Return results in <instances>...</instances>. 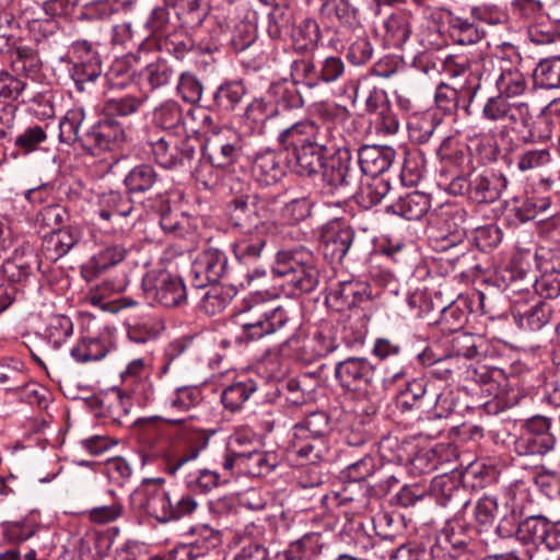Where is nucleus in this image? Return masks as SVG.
Returning <instances> with one entry per match:
<instances>
[{
	"label": "nucleus",
	"instance_id": "obj_48",
	"mask_svg": "<svg viewBox=\"0 0 560 560\" xmlns=\"http://www.w3.org/2000/svg\"><path fill=\"white\" fill-rule=\"evenodd\" d=\"M553 129L552 119L544 110L528 120V127L523 136V143H537L551 138Z\"/></svg>",
	"mask_w": 560,
	"mask_h": 560
},
{
	"label": "nucleus",
	"instance_id": "obj_36",
	"mask_svg": "<svg viewBox=\"0 0 560 560\" xmlns=\"http://www.w3.org/2000/svg\"><path fill=\"white\" fill-rule=\"evenodd\" d=\"M12 71L34 81L39 79L42 61L37 52L27 46L15 47L10 55Z\"/></svg>",
	"mask_w": 560,
	"mask_h": 560
},
{
	"label": "nucleus",
	"instance_id": "obj_50",
	"mask_svg": "<svg viewBox=\"0 0 560 560\" xmlns=\"http://www.w3.org/2000/svg\"><path fill=\"white\" fill-rule=\"evenodd\" d=\"M439 124L440 120L432 113L416 116L408 122L410 137L419 143H425L430 140Z\"/></svg>",
	"mask_w": 560,
	"mask_h": 560
},
{
	"label": "nucleus",
	"instance_id": "obj_46",
	"mask_svg": "<svg viewBox=\"0 0 560 560\" xmlns=\"http://www.w3.org/2000/svg\"><path fill=\"white\" fill-rule=\"evenodd\" d=\"M533 75L535 83L541 89L560 88V56L541 60Z\"/></svg>",
	"mask_w": 560,
	"mask_h": 560
},
{
	"label": "nucleus",
	"instance_id": "obj_2",
	"mask_svg": "<svg viewBox=\"0 0 560 560\" xmlns=\"http://www.w3.org/2000/svg\"><path fill=\"white\" fill-rule=\"evenodd\" d=\"M72 129L75 135L72 152L75 154L96 155L98 151L112 150L125 140L124 127L110 117L88 126L83 106L72 108Z\"/></svg>",
	"mask_w": 560,
	"mask_h": 560
},
{
	"label": "nucleus",
	"instance_id": "obj_23",
	"mask_svg": "<svg viewBox=\"0 0 560 560\" xmlns=\"http://www.w3.org/2000/svg\"><path fill=\"white\" fill-rule=\"evenodd\" d=\"M372 354L380 361L394 360L396 364L392 369H386L383 377L385 384H394L402 380L407 370L402 360V349L398 342L388 338H377L372 348Z\"/></svg>",
	"mask_w": 560,
	"mask_h": 560
},
{
	"label": "nucleus",
	"instance_id": "obj_58",
	"mask_svg": "<svg viewBox=\"0 0 560 560\" xmlns=\"http://www.w3.org/2000/svg\"><path fill=\"white\" fill-rule=\"evenodd\" d=\"M222 481V476L211 469H200L196 475H190L186 478V486L188 489L200 492V493H209Z\"/></svg>",
	"mask_w": 560,
	"mask_h": 560
},
{
	"label": "nucleus",
	"instance_id": "obj_17",
	"mask_svg": "<svg viewBox=\"0 0 560 560\" xmlns=\"http://www.w3.org/2000/svg\"><path fill=\"white\" fill-rule=\"evenodd\" d=\"M150 374V368L143 359L130 361L120 373L122 390L133 397L139 404L151 401L154 396V386Z\"/></svg>",
	"mask_w": 560,
	"mask_h": 560
},
{
	"label": "nucleus",
	"instance_id": "obj_51",
	"mask_svg": "<svg viewBox=\"0 0 560 560\" xmlns=\"http://www.w3.org/2000/svg\"><path fill=\"white\" fill-rule=\"evenodd\" d=\"M556 438L553 434L530 435L522 433L517 448L525 455H545L555 446Z\"/></svg>",
	"mask_w": 560,
	"mask_h": 560
},
{
	"label": "nucleus",
	"instance_id": "obj_35",
	"mask_svg": "<svg viewBox=\"0 0 560 560\" xmlns=\"http://www.w3.org/2000/svg\"><path fill=\"white\" fill-rule=\"evenodd\" d=\"M165 4L173 7L182 24L189 28L199 27L209 13L206 0H165Z\"/></svg>",
	"mask_w": 560,
	"mask_h": 560
},
{
	"label": "nucleus",
	"instance_id": "obj_21",
	"mask_svg": "<svg viewBox=\"0 0 560 560\" xmlns=\"http://www.w3.org/2000/svg\"><path fill=\"white\" fill-rule=\"evenodd\" d=\"M395 158V151L384 145H362L358 151L360 175L380 176L386 172Z\"/></svg>",
	"mask_w": 560,
	"mask_h": 560
},
{
	"label": "nucleus",
	"instance_id": "obj_43",
	"mask_svg": "<svg viewBox=\"0 0 560 560\" xmlns=\"http://www.w3.org/2000/svg\"><path fill=\"white\" fill-rule=\"evenodd\" d=\"M148 96H133L124 95L120 97L107 98L103 106L105 117H127L136 112L143 105Z\"/></svg>",
	"mask_w": 560,
	"mask_h": 560
},
{
	"label": "nucleus",
	"instance_id": "obj_34",
	"mask_svg": "<svg viewBox=\"0 0 560 560\" xmlns=\"http://www.w3.org/2000/svg\"><path fill=\"white\" fill-rule=\"evenodd\" d=\"M500 73L495 79L494 85L498 94L503 100L521 96L527 89V80L517 67L500 66Z\"/></svg>",
	"mask_w": 560,
	"mask_h": 560
},
{
	"label": "nucleus",
	"instance_id": "obj_9",
	"mask_svg": "<svg viewBox=\"0 0 560 560\" xmlns=\"http://www.w3.org/2000/svg\"><path fill=\"white\" fill-rule=\"evenodd\" d=\"M85 392V396L72 395V402L75 408H85L94 412L95 418L102 417L121 427H128L131 423H145L150 427L153 422V419H138L135 422L131 421L129 415L131 404L129 397H125L126 393L122 389H118L117 397L107 405H103L92 389H86Z\"/></svg>",
	"mask_w": 560,
	"mask_h": 560
},
{
	"label": "nucleus",
	"instance_id": "obj_12",
	"mask_svg": "<svg viewBox=\"0 0 560 560\" xmlns=\"http://www.w3.org/2000/svg\"><path fill=\"white\" fill-rule=\"evenodd\" d=\"M101 71L100 56L92 42L80 38L72 42V81L77 90L90 94Z\"/></svg>",
	"mask_w": 560,
	"mask_h": 560
},
{
	"label": "nucleus",
	"instance_id": "obj_26",
	"mask_svg": "<svg viewBox=\"0 0 560 560\" xmlns=\"http://www.w3.org/2000/svg\"><path fill=\"white\" fill-rule=\"evenodd\" d=\"M161 183L160 175L150 164L132 167L124 179L127 192L131 196L156 192Z\"/></svg>",
	"mask_w": 560,
	"mask_h": 560
},
{
	"label": "nucleus",
	"instance_id": "obj_16",
	"mask_svg": "<svg viewBox=\"0 0 560 560\" xmlns=\"http://www.w3.org/2000/svg\"><path fill=\"white\" fill-rule=\"evenodd\" d=\"M355 232L347 224L331 222L322 232L319 248L330 264H340L354 242Z\"/></svg>",
	"mask_w": 560,
	"mask_h": 560
},
{
	"label": "nucleus",
	"instance_id": "obj_5",
	"mask_svg": "<svg viewBox=\"0 0 560 560\" xmlns=\"http://www.w3.org/2000/svg\"><path fill=\"white\" fill-rule=\"evenodd\" d=\"M143 490L147 495V509L160 523L178 521L189 516L199 505L189 493L172 495L164 489L162 479L145 480Z\"/></svg>",
	"mask_w": 560,
	"mask_h": 560
},
{
	"label": "nucleus",
	"instance_id": "obj_11",
	"mask_svg": "<svg viewBox=\"0 0 560 560\" xmlns=\"http://www.w3.org/2000/svg\"><path fill=\"white\" fill-rule=\"evenodd\" d=\"M269 218L270 209L268 201L258 195L240 196L231 202V222L244 234L260 231Z\"/></svg>",
	"mask_w": 560,
	"mask_h": 560
},
{
	"label": "nucleus",
	"instance_id": "obj_53",
	"mask_svg": "<svg viewBox=\"0 0 560 560\" xmlns=\"http://www.w3.org/2000/svg\"><path fill=\"white\" fill-rule=\"evenodd\" d=\"M107 347L100 339V336L79 339L78 345L72 349V357L80 362L98 361L107 354Z\"/></svg>",
	"mask_w": 560,
	"mask_h": 560
},
{
	"label": "nucleus",
	"instance_id": "obj_40",
	"mask_svg": "<svg viewBox=\"0 0 560 560\" xmlns=\"http://www.w3.org/2000/svg\"><path fill=\"white\" fill-rule=\"evenodd\" d=\"M365 288L358 281H342L331 289L328 300L334 302L338 310L353 308L363 301Z\"/></svg>",
	"mask_w": 560,
	"mask_h": 560
},
{
	"label": "nucleus",
	"instance_id": "obj_8",
	"mask_svg": "<svg viewBox=\"0 0 560 560\" xmlns=\"http://www.w3.org/2000/svg\"><path fill=\"white\" fill-rule=\"evenodd\" d=\"M320 170L324 183L331 189L354 194L360 185L361 175L348 147L326 156Z\"/></svg>",
	"mask_w": 560,
	"mask_h": 560
},
{
	"label": "nucleus",
	"instance_id": "obj_56",
	"mask_svg": "<svg viewBox=\"0 0 560 560\" xmlns=\"http://www.w3.org/2000/svg\"><path fill=\"white\" fill-rule=\"evenodd\" d=\"M292 25V14L283 7L275 4L268 14L267 32L271 38H280L288 34Z\"/></svg>",
	"mask_w": 560,
	"mask_h": 560
},
{
	"label": "nucleus",
	"instance_id": "obj_39",
	"mask_svg": "<svg viewBox=\"0 0 560 560\" xmlns=\"http://www.w3.org/2000/svg\"><path fill=\"white\" fill-rule=\"evenodd\" d=\"M269 93L276 103L275 115L280 114V109L301 108L304 100L296 88L295 82L283 80L270 85Z\"/></svg>",
	"mask_w": 560,
	"mask_h": 560
},
{
	"label": "nucleus",
	"instance_id": "obj_6",
	"mask_svg": "<svg viewBox=\"0 0 560 560\" xmlns=\"http://www.w3.org/2000/svg\"><path fill=\"white\" fill-rule=\"evenodd\" d=\"M200 142L195 137L175 138L171 135H152L145 141V149L154 162L165 170L184 167L190 163Z\"/></svg>",
	"mask_w": 560,
	"mask_h": 560
},
{
	"label": "nucleus",
	"instance_id": "obj_49",
	"mask_svg": "<svg viewBox=\"0 0 560 560\" xmlns=\"http://www.w3.org/2000/svg\"><path fill=\"white\" fill-rule=\"evenodd\" d=\"M202 399L201 390L197 386L177 387L167 398V406L178 412L188 411Z\"/></svg>",
	"mask_w": 560,
	"mask_h": 560
},
{
	"label": "nucleus",
	"instance_id": "obj_61",
	"mask_svg": "<svg viewBox=\"0 0 560 560\" xmlns=\"http://www.w3.org/2000/svg\"><path fill=\"white\" fill-rule=\"evenodd\" d=\"M70 232L60 230L52 233L46 241L44 247L45 257L52 262H57L70 250Z\"/></svg>",
	"mask_w": 560,
	"mask_h": 560
},
{
	"label": "nucleus",
	"instance_id": "obj_31",
	"mask_svg": "<svg viewBox=\"0 0 560 560\" xmlns=\"http://www.w3.org/2000/svg\"><path fill=\"white\" fill-rule=\"evenodd\" d=\"M328 453L326 440L292 438L290 454L301 466L315 465Z\"/></svg>",
	"mask_w": 560,
	"mask_h": 560
},
{
	"label": "nucleus",
	"instance_id": "obj_4",
	"mask_svg": "<svg viewBox=\"0 0 560 560\" xmlns=\"http://www.w3.org/2000/svg\"><path fill=\"white\" fill-rule=\"evenodd\" d=\"M290 323L289 313L281 306L269 307L264 303L252 305L236 316V324L242 331L235 336V342L259 340L284 329Z\"/></svg>",
	"mask_w": 560,
	"mask_h": 560
},
{
	"label": "nucleus",
	"instance_id": "obj_22",
	"mask_svg": "<svg viewBox=\"0 0 560 560\" xmlns=\"http://www.w3.org/2000/svg\"><path fill=\"white\" fill-rule=\"evenodd\" d=\"M512 314L521 329L535 332L541 330L551 322L553 307L549 302L537 300L523 310L516 302Z\"/></svg>",
	"mask_w": 560,
	"mask_h": 560
},
{
	"label": "nucleus",
	"instance_id": "obj_30",
	"mask_svg": "<svg viewBox=\"0 0 560 560\" xmlns=\"http://www.w3.org/2000/svg\"><path fill=\"white\" fill-rule=\"evenodd\" d=\"M187 536L190 537L189 547L185 548L184 551L189 558L203 556L221 544V533L207 524L191 526Z\"/></svg>",
	"mask_w": 560,
	"mask_h": 560
},
{
	"label": "nucleus",
	"instance_id": "obj_32",
	"mask_svg": "<svg viewBox=\"0 0 560 560\" xmlns=\"http://www.w3.org/2000/svg\"><path fill=\"white\" fill-rule=\"evenodd\" d=\"M429 195L421 191H411L400 196L395 202L388 206L387 211L400 215L407 220H419L430 209Z\"/></svg>",
	"mask_w": 560,
	"mask_h": 560
},
{
	"label": "nucleus",
	"instance_id": "obj_7",
	"mask_svg": "<svg viewBox=\"0 0 560 560\" xmlns=\"http://www.w3.org/2000/svg\"><path fill=\"white\" fill-rule=\"evenodd\" d=\"M277 139L287 152L285 159L293 172L301 176H311L320 170L326 156L290 127L282 129Z\"/></svg>",
	"mask_w": 560,
	"mask_h": 560
},
{
	"label": "nucleus",
	"instance_id": "obj_13",
	"mask_svg": "<svg viewBox=\"0 0 560 560\" xmlns=\"http://www.w3.org/2000/svg\"><path fill=\"white\" fill-rule=\"evenodd\" d=\"M142 287L148 300L167 308L180 306L187 301L182 278L167 272L145 277Z\"/></svg>",
	"mask_w": 560,
	"mask_h": 560
},
{
	"label": "nucleus",
	"instance_id": "obj_38",
	"mask_svg": "<svg viewBox=\"0 0 560 560\" xmlns=\"http://www.w3.org/2000/svg\"><path fill=\"white\" fill-rule=\"evenodd\" d=\"M330 431V419L324 411H313L294 424V436L326 440Z\"/></svg>",
	"mask_w": 560,
	"mask_h": 560
},
{
	"label": "nucleus",
	"instance_id": "obj_64",
	"mask_svg": "<svg viewBox=\"0 0 560 560\" xmlns=\"http://www.w3.org/2000/svg\"><path fill=\"white\" fill-rule=\"evenodd\" d=\"M432 551L420 542L402 544L389 556V560H432Z\"/></svg>",
	"mask_w": 560,
	"mask_h": 560
},
{
	"label": "nucleus",
	"instance_id": "obj_1",
	"mask_svg": "<svg viewBox=\"0 0 560 560\" xmlns=\"http://www.w3.org/2000/svg\"><path fill=\"white\" fill-rule=\"evenodd\" d=\"M185 419H163L168 425L165 434L168 448L164 453L165 471L174 476L185 464L195 460L207 448L214 431L198 429Z\"/></svg>",
	"mask_w": 560,
	"mask_h": 560
},
{
	"label": "nucleus",
	"instance_id": "obj_41",
	"mask_svg": "<svg viewBox=\"0 0 560 560\" xmlns=\"http://www.w3.org/2000/svg\"><path fill=\"white\" fill-rule=\"evenodd\" d=\"M440 161L446 165L464 172L465 165L470 162L465 148L453 137H446L436 150Z\"/></svg>",
	"mask_w": 560,
	"mask_h": 560
},
{
	"label": "nucleus",
	"instance_id": "obj_62",
	"mask_svg": "<svg viewBox=\"0 0 560 560\" xmlns=\"http://www.w3.org/2000/svg\"><path fill=\"white\" fill-rule=\"evenodd\" d=\"M485 35L477 25L464 19H456L452 25V36L460 45L478 43Z\"/></svg>",
	"mask_w": 560,
	"mask_h": 560
},
{
	"label": "nucleus",
	"instance_id": "obj_55",
	"mask_svg": "<svg viewBox=\"0 0 560 560\" xmlns=\"http://www.w3.org/2000/svg\"><path fill=\"white\" fill-rule=\"evenodd\" d=\"M550 522L542 516H530L521 522L517 526L516 535L518 539L540 545V540L546 533Z\"/></svg>",
	"mask_w": 560,
	"mask_h": 560
},
{
	"label": "nucleus",
	"instance_id": "obj_45",
	"mask_svg": "<svg viewBox=\"0 0 560 560\" xmlns=\"http://www.w3.org/2000/svg\"><path fill=\"white\" fill-rule=\"evenodd\" d=\"M246 94L242 81H228L222 83L213 94L214 105L222 110H233Z\"/></svg>",
	"mask_w": 560,
	"mask_h": 560
},
{
	"label": "nucleus",
	"instance_id": "obj_29",
	"mask_svg": "<svg viewBox=\"0 0 560 560\" xmlns=\"http://www.w3.org/2000/svg\"><path fill=\"white\" fill-rule=\"evenodd\" d=\"M127 254V249L121 245L108 246L104 250L94 255L90 260L81 267V276L88 282L97 278L101 273L110 267L121 262Z\"/></svg>",
	"mask_w": 560,
	"mask_h": 560
},
{
	"label": "nucleus",
	"instance_id": "obj_28",
	"mask_svg": "<svg viewBox=\"0 0 560 560\" xmlns=\"http://www.w3.org/2000/svg\"><path fill=\"white\" fill-rule=\"evenodd\" d=\"M433 382L425 378H415L407 383V386L397 397V407L400 411L407 412L411 410L428 411L427 404Z\"/></svg>",
	"mask_w": 560,
	"mask_h": 560
},
{
	"label": "nucleus",
	"instance_id": "obj_59",
	"mask_svg": "<svg viewBox=\"0 0 560 560\" xmlns=\"http://www.w3.org/2000/svg\"><path fill=\"white\" fill-rule=\"evenodd\" d=\"M377 469L376 459L365 455L342 470V478L350 482H361L374 475Z\"/></svg>",
	"mask_w": 560,
	"mask_h": 560
},
{
	"label": "nucleus",
	"instance_id": "obj_27",
	"mask_svg": "<svg viewBox=\"0 0 560 560\" xmlns=\"http://www.w3.org/2000/svg\"><path fill=\"white\" fill-rule=\"evenodd\" d=\"M470 77L469 86L460 92L445 83L438 85L434 95L435 104L445 115H451L456 110L460 96H467L469 104L474 101L480 89V78L474 74Z\"/></svg>",
	"mask_w": 560,
	"mask_h": 560
},
{
	"label": "nucleus",
	"instance_id": "obj_42",
	"mask_svg": "<svg viewBox=\"0 0 560 560\" xmlns=\"http://www.w3.org/2000/svg\"><path fill=\"white\" fill-rule=\"evenodd\" d=\"M265 245L266 237L258 231L240 238L233 245V252L240 261L253 262L261 256Z\"/></svg>",
	"mask_w": 560,
	"mask_h": 560
},
{
	"label": "nucleus",
	"instance_id": "obj_18",
	"mask_svg": "<svg viewBox=\"0 0 560 560\" xmlns=\"http://www.w3.org/2000/svg\"><path fill=\"white\" fill-rule=\"evenodd\" d=\"M246 151L245 139L235 130L225 129L211 144L208 159L213 166L225 168L236 163Z\"/></svg>",
	"mask_w": 560,
	"mask_h": 560
},
{
	"label": "nucleus",
	"instance_id": "obj_52",
	"mask_svg": "<svg viewBox=\"0 0 560 560\" xmlns=\"http://www.w3.org/2000/svg\"><path fill=\"white\" fill-rule=\"evenodd\" d=\"M389 180L380 176L372 177V180L361 190L358 201L364 208L378 205L389 192Z\"/></svg>",
	"mask_w": 560,
	"mask_h": 560
},
{
	"label": "nucleus",
	"instance_id": "obj_14",
	"mask_svg": "<svg viewBox=\"0 0 560 560\" xmlns=\"http://www.w3.org/2000/svg\"><path fill=\"white\" fill-rule=\"evenodd\" d=\"M376 366L364 357H349L335 365L338 384L350 392H366L374 383Z\"/></svg>",
	"mask_w": 560,
	"mask_h": 560
},
{
	"label": "nucleus",
	"instance_id": "obj_24",
	"mask_svg": "<svg viewBox=\"0 0 560 560\" xmlns=\"http://www.w3.org/2000/svg\"><path fill=\"white\" fill-rule=\"evenodd\" d=\"M432 489L436 503L443 508L462 510L469 503L466 488L456 483V481L448 476L443 475L434 478Z\"/></svg>",
	"mask_w": 560,
	"mask_h": 560
},
{
	"label": "nucleus",
	"instance_id": "obj_33",
	"mask_svg": "<svg viewBox=\"0 0 560 560\" xmlns=\"http://www.w3.org/2000/svg\"><path fill=\"white\" fill-rule=\"evenodd\" d=\"M257 382L249 376H240L225 387L221 394V401L231 412L241 410L244 404L257 390Z\"/></svg>",
	"mask_w": 560,
	"mask_h": 560
},
{
	"label": "nucleus",
	"instance_id": "obj_25",
	"mask_svg": "<svg viewBox=\"0 0 560 560\" xmlns=\"http://www.w3.org/2000/svg\"><path fill=\"white\" fill-rule=\"evenodd\" d=\"M253 176L262 186L278 183L285 174L280 155L275 150H265L256 154L253 163Z\"/></svg>",
	"mask_w": 560,
	"mask_h": 560
},
{
	"label": "nucleus",
	"instance_id": "obj_57",
	"mask_svg": "<svg viewBox=\"0 0 560 560\" xmlns=\"http://www.w3.org/2000/svg\"><path fill=\"white\" fill-rule=\"evenodd\" d=\"M550 208L549 198H527L520 206H515L511 211L515 219L525 223L535 220L539 213H545Z\"/></svg>",
	"mask_w": 560,
	"mask_h": 560
},
{
	"label": "nucleus",
	"instance_id": "obj_63",
	"mask_svg": "<svg viewBox=\"0 0 560 560\" xmlns=\"http://www.w3.org/2000/svg\"><path fill=\"white\" fill-rule=\"evenodd\" d=\"M441 459L434 450H421L409 462V471L415 475L430 474L439 468Z\"/></svg>",
	"mask_w": 560,
	"mask_h": 560
},
{
	"label": "nucleus",
	"instance_id": "obj_3",
	"mask_svg": "<svg viewBox=\"0 0 560 560\" xmlns=\"http://www.w3.org/2000/svg\"><path fill=\"white\" fill-rule=\"evenodd\" d=\"M272 273L284 278L293 295L313 292L319 284L320 272L314 254L304 247L280 250Z\"/></svg>",
	"mask_w": 560,
	"mask_h": 560
},
{
	"label": "nucleus",
	"instance_id": "obj_44",
	"mask_svg": "<svg viewBox=\"0 0 560 560\" xmlns=\"http://www.w3.org/2000/svg\"><path fill=\"white\" fill-rule=\"evenodd\" d=\"M241 464L244 471L252 476H264L272 471L277 466V456L264 451L243 452Z\"/></svg>",
	"mask_w": 560,
	"mask_h": 560
},
{
	"label": "nucleus",
	"instance_id": "obj_10",
	"mask_svg": "<svg viewBox=\"0 0 560 560\" xmlns=\"http://www.w3.org/2000/svg\"><path fill=\"white\" fill-rule=\"evenodd\" d=\"M481 114L488 121L501 122L511 128L522 142L532 112L525 102H510L501 96H490L483 104Z\"/></svg>",
	"mask_w": 560,
	"mask_h": 560
},
{
	"label": "nucleus",
	"instance_id": "obj_54",
	"mask_svg": "<svg viewBox=\"0 0 560 560\" xmlns=\"http://www.w3.org/2000/svg\"><path fill=\"white\" fill-rule=\"evenodd\" d=\"M154 121L164 129H174L183 125V108L175 101H166L155 108Z\"/></svg>",
	"mask_w": 560,
	"mask_h": 560
},
{
	"label": "nucleus",
	"instance_id": "obj_60",
	"mask_svg": "<svg viewBox=\"0 0 560 560\" xmlns=\"http://www.w3.org/2000/svg\"><path fill=\"white\" fill-rule=\"evenodd\" d=\"M552 162L550 150L547 148L525 150L517 156V168L521 172L545 167Z\"/></svg>",
	"mask_w": 560,
	"mask_h": 560
},
{
	"label": "nucleus",
	"instance_id": "obj_47",
	"mask_svg": "<svg viewBox=\"0 0 560 560\" xmlns=\"http://www.w3.org/2000/svg\"><path fill=\"white\" fill-rule=\"evenodd\" d=\"M175 75L173 67L163 59H158L149 63L141 72L140 78L147 81L151 90L164 86L171 82Z\"/></svg>",
	"mask_w": 560,
	"mask_h": 560
},
{
	"label": "nucleus",
	"instance_id": "obj_19",
	"mask_svg": "<svg viewBox=\"0 0 560 560\" xmlns=\"http://www.w3.org/2000/svg\"><path fill=\"white\" fill-rule=\"evenodd\" d=\"M289 127L325 156L343 147L337 143L335 132L327 124L318 125L312 120H302Z\"/></svg>",
	"mask_w": 560,
	"mask_h": 560
},
{
	"label": "nucleus",
	"instance_id": "obj_15",
	"mask_svg": "<svg viewBox=\"0 0 560 560\" xmlns=\"http://www.w3.org/2000/svg\"><path fill=\"white\" fill-rule=\"evenodd\" d=\"M228 266L229 260L224 252L217 248L200 252L191 264V284L202 289L218 283L228 273Z\"/></svg>",
	"mask_w": 560,
	"mask_h": 560
},
{
	"label": "nucleus",
	"instance_id": "obj_37",
	"mask_svg": "<svg viewBox=\"0 0 560 560\" xmlns=\"http://www.w3.org/2000/svg\"><path fill=\"white\" fill-rule=\"evenodd\" d=\"M474 528L460 520L448 521L442 529L440 544H447L457 553L469 550Z\"/></svg>",
	"mask_w": 560,
	"mask_h": 560
},
{
	"label": "nucleus",
	"instance_id": "obj_20",
	"mask_svg": "<svg viewBox=\"0 0 560 560\" xmlns=\"http://www.w3.org/2000/svg\"><path fill=\"white\" fill-rule=\"evenodd\" d=\"M508 178L502 173L487 171L471 176L470 199L477 203H492L506 189Z\"/></svg>",
	"mask_w": 560,
	"mask_h": 560
}]
</instances>
